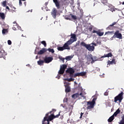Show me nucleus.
Returning a JSON list of instances; mask_svg holds the SVG:
<instances>
[{
    "label": "nucleus",
    "mask_w": 124,
    "mask_h": 124,
    "mask_svg": "<svg viewBox=\"0 0 124 124\" xmlns=\"http://www.w3.org/2000/svg\"><path fill=\"white\" fill-rule=\"evenodd\" d=\"M49 113H47L46 114V116L44 118L43 120L42 121V124H45V122H52L54 119L56 118H59L61 116V111L59 112V114L55 115L54 112L52 114L49 116Z\"/></svg>",
    "instance_id": "1"
},
{
    "label": "nucleus",
    "mask_w": 124,
    "mask_h": 124,
    "mask_svg": "<svg viewBox=\"0 0 124 124\" xmlns=\"http://www.w3.org/2000/svg\"><path fill=\"white\" fill-rule=\"evenodd\" d=\"M95 101H96V97H94L93 98L92 101L87 102V107L86 108V109H87V110H91V109L94 108Z\"/></svg>",
    "instance_id": "2"
},
{
    "label": "nucleus",
    "mask_w": 124,
    "mask_h": 124,
    "mask_svg": "<svg viewBox=\"0 0 124 124\" xmlns=\"http://www.w3.org/2000/svg\"><path fill=\"white\" fill-rule=\"evenodd\" d=\"M80 45L83 47H85L88 51H90L91 52H93V51L94 50V46H91L90 44H86V43L84 42L80 43Z\"/></svg>",
    "instance_id": "3"
},
{
    "label": "nucleus",
    "mask_w": 124,
    "mask_h": 124,
    "mask_svg": "<svg viewBox=\"0 0 124 124\" xmlns=\"http://www.w3.org/2000/svg\"><path fill=\"white\" fill-rule=\"evenodd\" d=\"M123 99H124V92H122L114 97V102L117 103L118 101L119 103H121Z\"/></svg>",
    "instance_id": "4"
},
{
    "label": "nucleus",
    "mask_w": 124,
    "mask_h": 124,
    "mask_svg": "<svg viewBox=\"0 0 124 124\" xmlns=\"http://www.w3.org/2000/svg\"><path fill=\"white\" fill-rule=\"evenodd\" d=\"M75 72V71L74 70V69H73L71 67L68 68L66 70V73L69 74L70 77L71 78H72V77H74V76L75 75H74Z\"/></svg>",
    "instance_id": "5"
},
{
    "label": "nucleus",
    "mask_w": 124,
    "mask_h": 124,
    "mask_svg": "<svg viewBox=\"0 0 124 124\" xmlns=\"http://www.w3.org/2000/svg\"><path fill=\"white\" fill-rule=\"evenodd\" d=\"M114 38H119V39H123V35L122 33H120V31H116L114 33V35L113 36Z\"/></svg>",
    "instance_id": "6"
},
{
    "label": "nucleus",
    "mask_w": 124,
    "mask_h": 124,
    "mask_svg": "<svg viewBox=\"0 0 124 124\" xmlns=\"http://www.w3.org/2000/svg\"><path fill=\"white\" fill-rule=\"evenodd\" d=\"M72 43L70 42V41H68L65 43L63 46V48L64 50H70V47H69V45H71Z\"/></svg>",
    "instance_id": "7"
},
{
    "label": "nucleus",
    "mask_w": 124,
    "mask_h": 124,
    "mask_svg": "<svg viewBox=\"0 0 124 124\" xmlns=\"http://www.w3.org/2000/svg\"><path fill=\"white\" fill-rule=\"evenodd\" d=\"M77 38L76 37V34L74 33H71V38L69 41L70 42L73 43V42H75V41H77Z\"/></svg>",
    "instance_id": "8"
},
{
    "label": "nucleus",
    "mask_w": 124,
    "mask_h": 124,
    "mask_svg": "<svg viewBox=\"0 0 124 124\" xmlns=\"http://www.w3.org/2000/svg\"><path fill=\"white\" fill-rule=\"evenodd\" d=\"M93 59H96V57H94V58L93 57V55L89 54L88 58H87V61L89 62H91V63H93L96 60H93Z\"/></svg>",
    "instance_id": "9"
},
{
    "label": "nucleus",
    "mask_w": 124,
    "mask_h": 124,
    "mask_svg": "<svg viewBox=\"0 0 124 124\" xmlns=\"http://www.w3.org/2000/svg\"><path fill=\"white\" fill-rule=\"evenodd\" d=\"M53 60V58L51 57H45L44 61L45 62V63H49V62H51Z\"/></svg>",
    "instance_id": "10"
},
{
    "label": "nucleus",
    "mask_w": 124,
    "mask_h": 124,
    "mask_svg": "<svg viewBox=\"0 0 124 124\" xmlns=\"http://www.w3.org/2000/svg\"><path fill=\"white\" fill-rule=\"evenodd\" d=\"M54 3L55 4V6L57 7V9H60L61 6H60V1L59 0H53Z\"/></svg>",
    "instance_id": "11"
},
{
    "label": "nucleus",
    "mask_w": 124,
    "mask_h": 124,
    "mask_svg": "<svg viewBox=\"0 0 124 124\" xmlns=\"http://www.w3.org/2000/svg\"><path fill=\"white\" fill-rule=\"evenodd\" d=\"M87 74L86 72H82L80 73H78L75 74L74 77H77V76H85Z\"/></svg>",
    "instance_id": "12"
},
{
    "label": "nucleus",
    "mask_w": 124,
    "mask_h": 124,
    "mask_svg": "<svg viewBox=\"0 0 124 124\" xmlns=\"http://www.w3.org/2000/svg\"><path fill=\"white\" fill-rule=\"evenodd\" d=\"M51 15L53 17V18H55L56 19V17H57V10L56 8H53L52 12H51Z\"/></svg>",
    "instance_id": "13"
},
{
    "label": "nucleus",
    "mask_w": 124,
    "mask_h": 124,
    "mask_svg": "<svg viewBox=\"0 0 124 124\" xmlns=\"http://www.w3.org/2000/svg\"><path fill=\"white\" fill-rule=\"evenodd\" d=\"M46 52H47V49L45 48H43L42 50L38 52V55H42L44 54V53H46Z\"/></svg>",
    "instance_id": "14"
},
{
    "label": "nucleus",
    "mask_w": 124,
    "mask_h": 124,
    "mask_svg": "<svg viewBox=\"0 0 124 124\" xmlns=\"http://www.w3.org/2000/svg\"><path fill=\"white\" fill-rule=\"evenodd\" d=\"M111 57H113V54H112V53H111V52H109V53H108L107 54H105L104 55L102 56L101 59H102V58H109Z\"/></svg>",
    "instance_id": "15"
},
{
    "label": "nucleus",
    "mask_w": 124,
    "mask_h": 124,
    "mask_svg": "<svg viewBox=\"0 0 124 124\" xmlns=\"http://www.w3.org/2000/svg\"><path fill=\"white\" fill-rule=\"evenodd\" d=\"M120 113H121V110L120 109V108H119L116 110L113 115L114 116V117H117V116H118V114H120Z\"/></svg>",
    "instance_id": "16"
},
{
    "label": "nucleus",
    "mask_w": 124,
    "mask_h": 124,
    "mask_svg": "<svg viewBox=\"0 0 124 124\" xmlns=\"http://www.w3.org/2000/svg\"><path fill=\"white\" fill-rule=\"evenodd\" d=\"M116 24V22H113L111 25H110L107 28V30H112V29H113L112 27H114V26H115Z\"/></svg>",
    "instance_id": "17"
},
{
    "label": "nucleus",
    "mask_w": 124,
    "mask_h": 124,
    "mask_svg": "<svg viewBox=\"0 0 124 124\" xmlns=\"http://www.w3.org/2000/svg\"><path fill=\"white\" fill-rule=\"evenodd\" d=\"M79 96H80L79 93H76L72 96V98H74V99H76V98L79 97Z\"/></svg>",
    "instance_id": "18"
},
{
    "label": "nucleus",
    "mask_w": 124,
    "mask_h": 124,
    "mask_svg": "<svg viewBox=\"0 0 124 124\" xmlns=\"http://www.w3.org/2000/svg\"><path fill=\"white\" fill-rule=\"evenodd\" d=\"M65 93H70L71 91L70 87L68 85H65Z\"/></svg>",
    "instance_id": "19"
},
{
    "label": "nucleus",
    "mask_w": 124,
    "mask_h": 124,
    "mask_svg": "<svg viewBox=\"0 0 124 124\" xmlns=\"http://www.w3.org/2000/svg\"><path fill=\"white\" fill-rule=\"evenodd\" d=\"M115 119V116L112 115L111 117H109V118L108 120V123H111L113 121V120Z\"/></svg>",
    "instance_id": "20"
},
{
    "label": "nucleus",
    "mask_w": 124,
    "mask_h": 124,
    "mask_svg": "<svg viewBox=\"0 0 124 124\" xmlns=\"http://www.w3.org/2000/svg\"><path fill=\"white\" fill-rule=\"evenodd\" d=\"M5 56V52L4 50L0 51V58H3Z\"/></svg>",
    "instance_id": "21"
},
{
    "label": "nucleus",
    "mask_w": 124,
    "mask_h": 124,
    "mask_svg": "<svg viewBox=\"0 0 124 124\" xmlns=\"http://www.w3.org/2000/svg\"><path fill=\"white\" fill-rule=\"evenodd\" d=\"M67 67V65H66V64H62V66H61L60 68L65 71V69H66Z\"/></svg>",
    "instance_id": "22"
},
{
    "label": "nucleus",
    "mask_w": 124,
    "mask_h": 124,
    "mask_svg": "<svg viewBox=\"0 0 124 124\" xmlns=\"http://www.w3.org/2000/svg\"><path fill=\"white\" fill-rule=\"evenodd\" d=\"M0 17L2 20H3L5 19V15L3 13L0 12Z\"/></svg>",
    "instance_id": "23"
},
{
    "label": "nucleus",
    "mask_w": 124,
    "mask_h": 124,
    "mask_svg": "<svg viewBox=\"0 0 124 124\" xmlns=\"http://www.w3.org/2000/svg\"><path fill=\"white\" fill-rule=\"evenodd\" d=\"M45 62L44 60H39L37 62V63L39 65H43V63H44Z\"/></svg>",
    "instance_id": "24"
},
{
    "label": "nucleus",
    "mask_w": 124,
    "mask_h": 124,
    "mask_svg": "<svg viewBox=\"0 0 124 124\" xmlns=\"http://www.w3.org/2000/svg\"><path fill=\"white\" fill-rule=\"evenodd\" d=\"M64 18L66 20H71V16L70 15V14L69 15H66L64 16Z\"/></svg>",
    "instance_id": "25"
},
{
    "label": "nucleus",
    "mask_w": 124,
    "mask_h": 124,
    "mask_svg": "<svg viewBox=\"0 0 124 124\" xmlns=\"http://www.w3.org/2000/svg\"><path fill=\"white\" fill-rule=\"evenodd\" d=\"M64 81H68V82H71L72 81H74V78H64Z\"/></svg>",
    "instance_id": "26"
},
{
    "label": "nucleus",
    "mask_w": 124,
    "mask_h": 124,
    "mask_svg": "<svg viewBox=\"0 0 124 124\" xmlns=\"http://www.w3.org/2000/svg\"><path fill=\"white\" fill-rule=\"evenodd\" d=\"M97 34L99 36H102V35H103L104 34V32H101L100 31H98Z\"/></svg>",
    "instance_id": "27"
},
{
    "label": "nucleus",
    "mask_w": 124,
    "mask_h": 124,
    "mask_svg": "<svg viewBox=\"0 0 124 124\" xmlns=\"http://www.w3.org/2000/svg\"><path fill=\"white\" fill-rule=\"evenodd\" d=\"M121 121L120 122L119 124H124V114L121 117Z\"/></svg>",
    "instance_id": "28"
},
{
    "label": "nucleus",
    "mask_w": 124,
    "mask_h": 124,
    "mask_svg": "<svg viewBox=\"0 0 124 124\" xmlns=\"http://www.w3.org/2000/svg\"><path fill=\"white\" fill-rule=\"evenodd\" d=\"M58 73H59V74L62 75V74H63V73H64V70H62V69H61V68H60V69L58 72Z\"/></svg>",
    "instance_id": "29"
},
{
    "label": "nucleus",
    "mask_w": 124,
    "mask_h": 124,
    "mask_svg": "<svg viewBox=\"0 0 124 124\" xmlns=\"http://www.w3.org/2000/svg\"><path fill=\"white\" fill-rule=\"evenodd\" d=\"M113 33H114L113 31H108L106 32L105 35H110V34L111 35L113 34Z\"/></svg>",
    "instance_id": "30"
},
{
    "label": "nucleus",
    "mask_w": 124,
    "mask_h": 124,
    "mask_svg": "<svg viewBox=\"0 0 124 124\" xmlns=\"http://www.w3.org/2000/svg\"><path fill=\"white\" fill-rule=\"evenodd\" d=\"M70 15H71V18H72L73 20H77V16H74L71 14H70Z\"/></svg>",
    "instance_id": "31"
},
{
    "label": "nucleus",
    "mask_w": 124,
    "mask_h": 124,
    "mask_svg": "<svg viewBox=\"0 0 124 124\" xmlns=\"http://www.w3.org/2000/svg\"><path fill=\"white\" fill-rule=\"evenodd\" d=\"M57 49L58 50V51H63V50H64V49L63 48V46H59L57 48Z\"/></svg>",
    "instance_id": "32"
},
{
    "label": "nucleus",
    "mask_w": 124,
    "mask_h": 124,
    "mask_svg": "<svg viewBox=\"0 0 124 124\" xmlns=\"http://www.w3.org/2000/svg\"><path fill=\"white\" fill-rule=\"evenodd\" d=\"M8 31H7V29H3L2 31V32L3 34H5V33H7Z\"/></svg>",
    "instance_id": "33"
},
{
    "label": "nucleus",
    "mask_w": 124,
    "mask_h": 124,
    "mask_svg": "<svg viewBox=\"0 0 124 124\" xmlns=\"http://www.w3.org/2000/svg\"><path fill=\"white\" fill-rule=\"evenodd\" d=\"M47 50L49 52H50L52 54H54V53H55V50H54V49L53 48H48Z\"/></svg>",
    "instance_id": "34"
},
{
    "label": "nucleus",
    "mask_w": 124,
    "mask_h": 124,
    "mask_svg": "<svg viewBox=\"0 0 124 124\" xmlns=\"http://www.w3.org/2000/svg\"><path fill=\"white\" fill-rule=\"evenodd\" d=\"M111 63L112 64H116L117 63V62H116V59H115L114 58H113L111 61Z\"/></svg>",
    "instance_id": "35"
},
{
    "label": "nucleus",
    "mask_w": 124,
    "mask_h": 124,
    "mask_svg": "<svg viewBox=\"0 0 124 124\" xmlns=\"http://www.w3.org/2000/svg\"><path fill=\"white\" fill-rule=\"evenodd\" d=\"M71 59H72V57L71 56H67L65 57V60L67 61H71Z\"/></svg>",
    "instance_id": "36"
},
{
    "label": "nucleus",
    "mask_w": 124,
    "mask_h": 124,
    "mask_svg": "<svg viewBox=\"0 0 124 124\" xmlns=\"http://www.w3.org/2000/svg\"><path fill=\"white\" fill-rule=\"evenodd\" d=\"M2 5L3 6V7H5L6 6V1H3L1 2Z\"/></svg>",
    "instance_id": "37"
},
{
    "label": "nucleus",
    "mask_w": 124,
    "mask_h": 124,
    "mask_svg": "<svg viewBox=\"0 0 124 124\" xmlns=\"http://www.w3.org/2000/svg\"><path fill=\"white\" fill-rule=\"evenodd\" d=\"M41 43L43 44V45H44L45 47H46V46H47V44H46V42L45 41H42V42H41Z\"/></svg>",
    "instance_id": "38"
},
{
    "label": "nucleus",
    "mask_w": 124,
    "mask_h": 124,
    "mask_svg": "<svg viewBox=\"0 0 124 124\" xmlns=\"http://www.w3.org/2000/svg\"><path fill=\"white\" fill-rule=\"evenodd\" d=\"M56 111H57V109L55 108H53L51 111H49L48 113V114H51V113H53V112H56Z\"/></svg>",
    "instance_id": "39"
},
{
    "label": "nucleus",
    "mask_w": 124,
    "mask_h": 124,
    "mask_svg": "<svg viewBox=\"0 0 124 124\" xmlns=\"http://www.w3.org/2000/svg\"><path fill=\"white\" fill-rule=\"evenodd\" d=\"M110 64H112V61H110V60H108V65H110Z\"/></svg>",
    "instance_id": "40"
},
{
    "label": "nucleus",
    "mask_w": 124,
    "mask_h": 124,
    "mask_svg": "<svg viewBox=\"0 0 124 124\" xmlns=\"http://www.w3.org/2000/svg\"><path fill=\"white\" fill-rule=\"evenodd\" d=\"M10 7H11L13 11H15V10L16 9V8H15V7L12 5V6H10Z\"/></svg>",
    "instance_id": "41"
},
{
    "label": "nucleus",
    "mask_w": 124,
    "mask_h": 124,
    "mask_svg": "<svg viewBox=\"0 0 124 124\" xmlns=\"http://www.w3.org/2000/svg\"><path fill=\"white\" fill-rule=\"evenodd\" d=\"M79 95H81V97H83V98H86V96L83 95L82 93H80L79 94Z\"/></svg>",
    "instance_id": "42"
},
{
    "label": "nucleus",
    "mask_w": 124,
    "mask_h": 124,
    "mask_svg": "<svg viewBox=\"0 0 124 124\" xmlns=\"http://www.w3.org/2000/svg\"><path fill=\"white\" fill-rule=\"evenodd\" d=\"M8 45H11L12 44V42L10 40H8Z\"/></svg>",
    "instance_id": "43"
},
{
    "label": "nucleus",
    "mask_w": 124,
    "mask_h": 124,
    "mask_svg": "<svg viewBox=\"0 0 124 124\" xmlns=\"http://www.w3.org/2000/svg\"><path fill=\"white\" fill-rule=\"evenodd\" d=\"M60 60H61L63 62H64V58L62 57H59Z\"/></svg>",
    "instance_id": "44"
},
{
    "label": "nucleus",
    "mask_w": 124,
    "mask_h": 124,
    "mask_svg": "<svg viewBox=\"0 0 124 124\" xmlns=\"http://www.w3.org/2000/svg\"><path fill=\"white\" fill-rule=\"evenodd\" d=\"M97 44H98V45H100L101 44V42L100 41H97Z\"/></svg>",
    "instance_id": "45"
},
{
    "label": "nucleus",
    "mask_w": 124,
    "mask_h": 124,
    "mask_svg": "<svg viewBox=\"0 0 124 124\" xmlns=\"http://www.w3.org/2000/svg\"><path fill=\"white\" fill-rule=\"evenodd\" d=\"M98 31H95V30H93V33H96L97 34V32Z\"/></svg>",
    "instance_id": "46"
},
{
    "label": "nucleus",
    "mask_w": 124,
    "mask_h": 124,
    "mask_svg": "<svg viewBox=\"0 0 124 124\" xmlns=\"http://www.w3.org/2000/svg\"><path fill=\"white\" fill-rule=\"evenodd\" d=\"M6 9H7L9 11H10V9L9 8V7L8 6H6Z\"/></svg>",
    "instance_id": "47"
},
{
    "label": "nucleus",
    "mask_w": 124,
    "mask_h": 124,
    "mask_svg": "<svg viewBox=\"0 0 124 124\" xmlns=\"http://www.w3.org/2000/svg\"><path fill=\"white\" fill-rule=\"evenodd\" d=\"M19 5L20 6H21L22 3V0H19Z\"/></svg>",
    "instance_id": "48"
},
{
    "label": "nucleus",
    "mask_w": 124,
    "mask_h": 124,
    "mask_svg": "<svg viewBox=\"0 0 124 124\" xmlns=\"http://www.w3.org/2000/svg\"><path fill=\"white\" fill-rule=\"evenodd\" d=\"M67 101H68L67 98H65L63 100V102H67Z\"/></svg>",
    "instance_id": "49"
},
{
    "label": "nucleus",
    "mask_w": 124,
    "mask_h": 124,
    "mask_svg": "<svg viewBox=\"0 0 124 124\" xmlns=\"http://www.w3.org/2000/svg\"><path fill=\"white\" fill-rule=\"evenodd\" d=\"M89 30L90 31H93V28L92 27H90L89 28Z\"/></svg>",
    "instance_id": "50"
},
{
    "label": "nucleus",
    "mask_w": 124,
    "mask_h": 124,
    "mask_svg": "<svg viewBox=\"0 0 124 124\" xmlns=\"http://www.w3.org/2000/svg\"><path fill=\"white\" fill-rule=\"evenodd\" d=\"M93 45H94V46H96V44L95 43H92Z\"/></svg>",
    "instance_id": "51"
},
{
    "label": "nucleus",
    "mask_w": 124,
    "mask_h": 124,
    "mask_svg": "<svg viewBox=\"0 0 124 124\" xmlns=\"http://www.w3.org/2000/svg\"><path fill=\"white\" fill-rule=\"evenodd\" d=\"M105 95H108V93L107 92H106L105 93Z\"/></svg>",
    "instance_id": "52"
},
{
    "label": "nucleus",
    "mask_w": 124,
    "mask_h": 124,
    "mask_svg": "<svg viewBox=\"0 0 124 124\" xmlns=\"http://www.w3.org/2000/svg\"><path fill=\"white\" fill-rule=\"evenodd\" d=\"M84 115V113L81 112L80 116H83Z\"/></svg>",
    "instance_id": "53"
},
{
    "label": "nucleus",
    "mask_w": 124,
    "mask_h": 124,
    "mask_svg": "<svg viewBox=\"0 0 124 124\" xmlns=\"http://www.w3.org/2000/svg\"><path fill=\"white\" fill-rule=\"evenodd\" d=\"M13 29L14 31H16V28L14 27V28H13Z\"/></svg>",
    "instance_id": "54"
},
{
    "label": "nucleus",
    "mask_w": 124,
    "mask_h": 124,
    "mask_svg": "<svg viewBox=\"0 0 124 124\" xmlns=\"http://www.w3.org/2000/svg\"><path fill=\"white\" fill-rule=\"evenodd\" d=\"M75 84H76V85H77V84H78V83H77V81H75Z\"/></svg>",
    "instance_id": "55"
},
{
    "label": "nucleus",
    "mask_w": 124,
    "mask_h": 124,
    "mask_svg": "<svg viewBox=\"0 0 124 124\" xmlns=\"http://www.w3.org/2000/svg\"><path fill=\"white\" fill-rule=\"evenodd\" d=\"M47 124H50V121H47Z\"/></svg>",
    "instance_id": "56"
},
{
    "label": "nucleus",
    "mask_w": 124,
    "mask_h": 124,
    "mask_svg": "<svg viewBox=\"0 0 124 124\" xmlns=\"http://www.w3.org/2000/svg\"><path fill=\"white\" fill-rule=\"evenodd\" d=\"M102 3H104V0H102Z\"/></svg>",
    "instance_id": "57"
},
{
    "label": "nucleus",
    "mask_w": 124,
    "mask_h": 124,
    "mask_svg": "<svg viewBox=\"0 0 124 124\" xmlns=\"http://www.w3.org/2000/svg\"><path fill=\"white\" fill-rule=\"evenodd\" d=\"M61 106H62L63 108H64V107L63 106V105L61 104Z\"/></svg>",
    "instance_id": "58"
},
{
    "label": "nucleus",
    "mask_w": 124,
    "mask_h": 124,
    "mask_svg": "<svg viewBox=\"0 0 124 124\" xmlns=\"http://www.w3.org/2000/svg\"><path fill=\"white\" fill-rule=\"evenodd\" d=\"M82 116L80 115L79 118H80V119H82Z\"/></svg>",
    "instance_id": "59"
},
{
    "label": "nucleus",
    "mask_w": 124,
    "mask_h": 124,
    "mask_svg": "<svg viewBox=\"0 0 124 124\" xmlns=\"http://www.w3.org/2000/svg\"><path fill=\"white\" fill-rule=\"evenodd\" d=\"M45 4H46V5H47L48 4V3L46 2Z\"/></svg>",
    "instance_id": "60"
},
{
    "label": "nucleus",
    "mask_w": 124,
    "mask_h": 124,
    "mask_svg": "<svg viewBox=\"0 0 124 124\" xmlns=\"http://www.w3.org/2000/svg\"><path fill=\"white\" fill-rule=\"evenodd\" d=\"M13 24H16V21H14V22H13Z\"/></svg>",
    "instance_id": "61"
},
{
    "label": "nucleus",
    "mask_w": 124,
    "mask_h": 124,
    "mask_svg": "<svg viewBox=\"0 0 124 124\" xmlns=\"http://www.w3.org/2000/svg\"><path fill=\"white\" fill-rule=\"evenodd\" d=\"M122 4L124 5V1L122 2Z\"/></svg>",
    "instance_id": "62"
},
{
    "label": "nucleus",
    "mask_w": 124,
    "mask_h": 124,
    "mask_svg": "<svg viewBox=\"0 0 124 124\" xmlns=\"http://www.w3.org/2000/svg\"><path fill=\"white\" fill-rule=\"evenodd\" d=\"M36 59H38V56H37L36 57Z\"/></svg>",
    "instance_id": "63"
},
{
    "label": "nucleus",
    "mask_w": 124,
    "mask_h": 124,
    "mask_svg": "<svg viewBox=\"0 0 124 124\" xmlns=\"http://www.w3.org/2000/svg\"><path fill=\"white\" fill-rule=\"evenodd\" d=\"M77 80H78V81H79V79H78Z\"/></svg>",
    "instance_id": "64"
}]
</instances>
